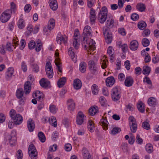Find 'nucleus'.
<instances>
[{
	"instance_id": "obj_1",
	"label": "nucleus",
	"mask_w": 159,
	"mask_h": 159,
	"mask_svg": "<svg viewBox=\"0 0 159 159\" xmlns=\"http://www.w3.org/2000/svg\"><path fill=\"white\" fill-rule=\"evenodd\" d=\"M92 33V30L90 26L87 25L84 27L83 30V40L82 44L84 48L87 49L88 48L89 49L94 50L95 49V43L93 39H91V42L89 43L87 38V36H90Z\"/></svg>"
},
{
	"instance_id": "obj_2",
	"label": "nucleus",
	"mask_w": 159,
	"mask_h": 159,
	"mask_svg": "<svg viewBox=\"0 0 159 159\" xmlns=\"http://www.w3.org/2000/svg\"><path fill=\"white\" fill-rule=\"evenodd\" d=\"M107 8L106 7H103L98 15V20L101 23L103 24L105 22L107 18Z\"/></svg>"
},
{
	"instance_id": "obj_3",
	"label": "nucleus",
	"mask_w": 159,
	"mask_h": 159,
	"mask_svg": "<svg viewBox=\"0 0 159 159\" xmlns=\"http://www.w3.org/2000/svg\"><path fill=\"white\" fill-rule=\"evenodd\" d=\"M121 90L118 87H115L113 88L111 93V97L114 102H117L119 100L120 97Z\"/></svg>"
},
{
	"instance_id": "obj_4",
	"label": "nucleus",
	"mask_w": 159,
	"mask_h": 159,
	"mask_svg": "<svg viewBox=\"0 0 159 159\" xmlns=\"http://www.w3.org/2000/svg\"><path fill=\"white\" fill-rule=\"evenodd\" d=\"M98 59L96 58L89 61L88 63L89 69L93 74L98 72Z\"/></svg>"
},
{
	"instance_id": "obj_5",
	"label": "nucleus",
	"mask_w": 159,
	"mask_h": 159,
	"mask_svg": "<svg viewBox=\"0 0 159 159\" xmlns=\"http://www.w3.org/2000/svg\"><path fill=\"white\" fill-rule=\"evenodd\" d=\"M11 11L10 9H7L4 11L1 15L0 20L2 23L7 22L11 17Z\"/></svg>"
},
{
	"instance_id": "obj_6",
	"label": "nucleus",
	"mask_w": 159,
	"mask_h": 159,
	"mask_svg": "<svg viewBox=\"0 0 159 159\" xmlns=\"http://www.w3.org/2000/svg\"><path fill=\"white\" fill-rule=\"evenodd\" d=\"M28 153L31 159H36L37 158V152L34 145L30 144L28 148Z\"/></svg>"
},
{
	"instance_id": "obj_7",
	"label": "nucleus",
	"mask_w": 159,
	"mask_h": 159,
	"mask_svg": "<svg viewBox=\"0 0 159 159\" xmlns=\"http://www.w3.org/2000/svg\"><path fill=\"white\" fill-rule=\"evenodd\" d=\"M86 120V116L81 111L78 112L76 116V122L78 125H81L84 122H85Z\"/></svg>"
},
{
	"instance_id": "obj_8",
	"label": "nucleus",
	"mask_w": 159,
	"mask_h": 159,
	"mask_svg": "<svg viewBox=\"0 0 159 159\" xmlns=\"http://www.w3.org/2000/svg\"><path fill=\"white\" fill-rule=\"evenodd\" d=\"M45 71L48 77L50 79L52 78L53 75V72L51 63L49 61H48L46 63Z\"/></svg>"
},
{
	"instance_id": "obj_9",
	"label": "nucleus",
	"mask_w": 159,
	"mask_h": 159,
	"mask_svg": "<svg viewBox=\"0 0 159 159\" xmlns=\"http://www.w3.org/2000/svg\"><path fill=\"white\" fill-rule=\"evenodd\" d=\"M19 40L16 37H14L13 40V44H14L12 45L11 43L9 42L7 43L6 47V49L9 52H11L13 51L12 47H13L14 46L15 47L18 46L19 45Z\"/></svg>"
},
{
	"instance_id": "obj_10",
	"label": "nucleus",
	"mask_w": 159,
	"mask_h": 159,
	"mask_svg": "<svg viewBox=\"0 0 159 159\" xmlns=\"http://www.w3.org/2000/svg\"><path fill=\"white\" fill-rule=\"evenodd\" d=\"M114 21L112 16L109 17L106 22V26L103 28V30L105 31L110 30V28H112L114 26Z\"/></svg>"
},
{
	"instance_id": "obj_11",
	"label": "nucleus",
	"mask_w": 159,
	"mask_h": 159,
	"mask_svg": "<svg viewBox=\"0 0 159 159\" xmlns=\"http://www.w3.org/2000/svg\"><path fill=\"white\" fill-rule=\"evenodd\" d=\"M103 34L105 38L106 42L107 43H111L112 38L111 34L110 32V30L105 31L103 30Z\"/></svg>"
},
{
	"instance_id": "obj_12",
	"label": "nucleus",
	"mask_w": 159,
	"mask_h": 159,
	"mask_svg": "<svg viewBox=\"0 0 159 159\" xmlns=\"http://www.w3.org/2000/svg\"><path fill=\"white\" fill-rule=\"evenodd\" d=\"M16 131L14 130H13L10 135V138L9 139L10 144L11 145H14L16 142Z\"/></svg>"
},
{
	"instance_id": "obj_13",
	"label": "nucleus",
	"mask_w": 159,
	"mask_h": 159,
	"mask_svg": "<svg viewBox=\"0 0 159 159\" xmlns=\"http://www.w3.org/2000/svg\"><path fill=\"white\" fill-rule=\"evenodd\" d=\"M33 97L37 99V100L42 101L43 98V95L42 93L39 91H36L34 92L33 94Z\"/></svg>"
},
{
	"instance_id": "obj_14",
	"label": "nucleus",
	"mask_w": 159,
	"mask_h": 159,
	"mask_svg": "<svg viewBox=\"0 0 159 159\" xmlns=\"http://www.w3.org/2000/svg\"><path fill=\"white\" fill-rule=\"evenodd\" d=\"M79 34L78 30H75L74 34V39L73 41V46L75 49H77L79 47V44L78 43L77 39L76 38L78 36Z\"/></svg>"
},
{
	"instance_id": "obj_15",
	"label": "nucleus",
	"mask_w": 159,
	"mask_h": 159,
	"mask_svg": "<svg viewBox=\"0 0 159 159\" xmlns=\"http://www.w3.org/2000/svg\"><path fill=\"white\" fill-rule=\"evenodd\" d=\"M148 103L150 106L154 107L157 105L158 102L156 98L151 97L148 98Z\"/></svg>"
},
{
	"instance_id": "obj_16",
	"label": "nucleus",
	"mask_w": 159,
	"mask_h": 159,
	"mask_svg": "<svg viewBox=\"0 0 159 159\" xmlns=\"http://www.w3.org/2000/svg\"><path fill=\"white\" fill-rule=\"evenodd\" d=\"M15 125H19L22 122L23 119L22 116L19 114H16L15 116L12 119Z\"/></svg>"
},
{
	"instance_id": "obj_17",
	"label": "nucleus",
	"mask_w": 159,
	"mask_h": 159,
	"mask_svg": "<svg viewBox=\"0 0 159 159\" xmlns=\"http://www.w3.org/2000/svg\"><path fill=\"white\" fill-rule=\"evenodd\" d=\"M25 93L26 94H29L31 90V83L28 81L25 82L24 85Z\"/></svg>"
},
{
	"instance_id": "obj_18",
	"label": "nucleus",
	"mask_w": 159,
	"mask_h": 159,
	"mask_svg": "<svg viewBox=\"0 0 159 159\" xmlns=\"http://www.w3.org/2000/svg\"><path fill=\"white\" fill-rule=\"evenodd\" d=\"M134 83V80L131 76H128L126 77L124 84L125 85L128 87L131 86Z\"/></svg>"
},
{
	"instance_id": "obj_19",
	"label": "nucleus",
	"mask_w": 159,
	"mask_h": 159,
	"mask_svg": "<svg viewBox=\"0 0 159 159\" xmlns=\"http://www.w3.org/2000/svg\"><path fill=\"white\" fill-rule=\"evenodd\" d=\"M115 82L114 78L112 76L108 77L106 80V85L108 87H111L114 84Z\"/></svg>"
},
{
	"instance_id": "obj_20",
	"label": "nucleus",
	"mask_w": 159,
	"mask_h": 159,
	"mask_svg": "<svg viewBox=\"0 0 159 159\" xmlns=\"http://www.w3.org/2000/svg\"><path fill=\"white\" fill-rule=\"evenodd\" d=\"M68 109L70 111H73L75 107V104L72 99H69L67 101Z\"/></svg>"
},
{
	"instance_id": "obj_21",
	"label": "nucleus",
	"mask_w": 159,
	"mask_h": 159,
	"mask_svg": "<svg viewBox=\"0 0 159 159\" xmlns=\"http://www.w3.org/2000/svg\"><path fill=\"white\" fill-rule=\"evenodd\" d=\"M27 124L29 131L30 132H33L35 128V125L34 121L31 119H29L27 121Z\"/></svg>"
},
{
	"instance_id": "obj_22",
	"label": "nucleus",
	"mask_w": 159,
	"mask_h": 159,
	"mask_svg": "<svg viewBox=\"0 0 159 159\" xmlns=\"http://www.w3.org/2000/svg\"><path fill=\"white\" fill-rule=\"evenodd\" d=\"M14 72V69L12 67H10L7 69L6 73V78L7 80H9L12 76Z\"/></svg>"
},
{
	"instance_id": "obj_23",
	"label": "nucleus",
	"mask_w": 159,
	"mask_h": 159,
	"mask_svg": "<svg viewBox=\"0 0 159 159\" xmlns=\"http://www.w3.org/2000/svg\"><path fill=\"white\" fill-rule=\"evenodd\" d=\"M49 3L50 8L53 11L56 10L58 8L56 0H49Z\"/></svg>"
},
{
	"instance_id": "obj_24",
	"label": "nucleus",
	"mask_w": 159,
	"mask_h": 159,
	"mask_svg": "<svg viewBox=\"0 0 159 159\" xmlns=\"http://www.w3.org/2000/svg\"><path fill=\"white\" fill-rule=\"evenodd\" d=\"M138 46V42L136 40H133L130 43L129 48L131 50L135 51L137 49Z\"/></svg>"
},
{
	"instance_id": "obj_25",
	"label": "nucleus",
	"mask_w": 159,
	"mask_h": 159,
	"mask_svg": "<svg viewBox=\"0 0 159 159\" xmlns=\"http://www.w3.org/2000/svg\"><path fill=\"white\" fill-rule=\"evenodd\" d=\"M72 48H70L68 49V51L69 55L70 57L74 63H75L77 61V56L75 55V52L74 51H72Z\"/></svg>"
},
{
	"instance_id": "obj_26",
	"label": "nucleus",
	"mask_w": 159,
	"mask_h": 159,
	"mask_svg": "<svg viewBox=\"0 0 159 159\" xmlns=\"http://www.w3.org/2000/svg\"><path fill=\"white\" fill-rule=\"evenodd\" d=\"M73 85L75 89H79L81 88L82 86L81 82L79 79H75L74 81Z\"/></svg>"
},
{
	"instance_id": "obj_27",
	"label": "nucleus",
	"mask_w": 159,
	"mask_h": 159,
	"mask_svg": "<svg viewBox=\"0 0 159 159\" xmlns=\"http://www.w3.org/2000/svg\"><path fill=\"white\" fill-rule=\"evenodd\" d=\"M82 152L84 159H91V156L86 148H83Z\"/></svg>"
},
{
	"instance_id": "obj_28",
	"label": "nucleus",
	"mask_w": 159,
	"mask_h": 159,
	"mask_svg": "<svg viewBox=\"0 0 159 159\" xmlns=\"http://www.w3.org/2000/svg\"><path fill=\"white\" fill-rule=\"evenodd\" d=\"M89 114L91 116L95 115L98 113V107L96 106H93L89 109Z\"/></svg>"
},
{
	"instance_id": "obj_29",
	"label": "nucleus",
	"mask_w": 159,
	"mask_h": 159,
	"mask_svg": "<svg viewBox=\"0 0 159 159\" xmlns=\"http://www.w3.org/2000/svg\"><path fill=\"white\" fill-rule=\"evenodd\" d=\"M39 83L40 85L43 87H47L49 84L50 82L48 81H46V79L44 78H42L39 81Z\"/></svg>"
},
{
	"instance_id": "obj_30",
	"label": "nucleus",
	"mask_w": 159,
	"mask_h": 159,
	"mask_svg": "<svg viewBox=\"0 0 159 159\" xmlns=\"http://www.w3.org/2000/svg\"><path fill=\"white\" fill-rule=\"evenodd\" d=\"M104 130H107L108 128V121L104 119H101L100 122Z\"/></svg>"
},
{
	"instance_id": "obj_31",
	"label": "nucleus",
	"mask_w": 159,
	"mask_h": 159,
	"mask_svg": "<svg viewBox=\"0 0 159 159\" xmlns=\"http://www.w3.org/2000/svg\"><path fill=\"white\" fill-rule=\"evenodd\" d=\"M136 7L138 10L140 12L144 11L146 9L145 5L143 3H138L136 5Z\"/></svg>"
},
{
	"instance_id": "obj_32",
	"label": "nucleus",
	"mask_w": 159,
	"mask_h": 159,
	"mask_svg": "<svg viewBox=\"0 0 159 159\" xmlns=\"http://www.w3.org/2000/svg\"><path fill=\"white\" fill-rule=\"evenodd\" d=\"M66 39L67 38L66 36L57 37V41L59 44H61L62 42L65 44L66 43Z\"/></svg>"
},
{
	"instance_id": "obj_33",
	"label": "nucleus",
	"mask_w": 159,
	"mask_h": 159,
	"mask_svg": "<svg viewBox=\"0 0 159 159\" xmlns=\"http://www.w3.org/2000/svg\"><path fill=\"white\" fill-rule=\"evenodd\" d=\"M87 66L86 63L84 62H82L80 64L79 70L82 73L85 72Z\"/></svg>"
},
{
	"instance_id": "obj_34",
	"label": "nucleus",
	"mask_w": 159,
	"mask_h": 159,
	"mask_svg": "<svg viewBox=\"0 0 159 159\" xmlns=\"http://www.w3.org/2000/svg\"><path fill=\"white\" fill-rule=\"evenodd\" d=\"M55 21L53 19H50L48 24V29L50 30H52L54 27Z\"/></svg>"
},
{
	"instance_id": "obj_35",
	"label": "nucleus",
	"mask_w": 159,
	"mask_h": 159,
	"mask_svg": "<svg viewBox=\"0 0 159 159\" xmlns=\"http://www.w3.org/2000/svg\"><path fill=\"white\" fill-rule=\"evenodd\" d=\"M49 122L54 127H56L57 126V121L56 118L55 117L52 116L49 119Z\"/></svg>"
},
{
	"instance_id": "obj_36",
	"label": "nucleus",
	"mask_w": 159,
	"mask_h": 159,
	"mask_svg": "<svg viewBox=\"0 0 159 159\" xmlns=\"http://www.w3.org/2000/svg\"><path fill=\"white\" fill-rule=\"evenodd\" d=\"M66 81L65 77H62L57 82V85L59 87L61 88L65 84Z\"/></svg>"
},
{
	"instance_id": "obj_37",
	"label": "nucleus",
	"mask_w": 159,
	"mask_h": 159,
	"mask_svg": "<svg viewBox=\"0 0 159 159\" xmlns=\"http://www.w3.org/2000/svg\"><path fill=\"white\" fill-rule=\"evenodd\" d=\"M38 136L39 140L42 143H44L46 140V138L44 133L41 131L39 132Z\"/></svg>"
},
{
	"instance_id": "obj_38",
	"label": "nucleus",
	"mask_w": 159,
	"mask_h": 159,
	"mask_svg": "<svg viewBox=\"0 0 159 159\" xmlns=\"http://www.w3.org/2000/svg\"><path fill=\"white\" fill-rule=\"evenodd\" d=\"M36 44L35 46V50L37 52H39L42 47V44L40 40L38 39L36 42Z\"/></svg>"
},
{
	"instance_id": "obj_39",
	"label": "nucleus",
	"mask_w": 159,
	"mask_h": 159,
	"mask_svg": "<svg viewBox=\"0 0 159 159\" xmlns=\"http://www.w3.org/2000/svg\"><path fill=\"white\" fill-rule=\"evenodd\" d=\"M24 91L22 89H17L16 93V96L18 98H21L23 97Z\"/></svg>"
},
{
	"instance_id": "obj_40",
	"label": "nucleus",
	"mask_w": 159,
	"mask_h": 159,
	"mask_svg": "<svg viewBox=\"0 0 159 159\" xmlns=\"http://www.w3.org/2000/svg\"><path fill=\"white\" fill-rule=\"evenodd\" d=\"M25 24L24 20L23 19H20L18 22V26L20 29H22L25 27Z\"/></svg>"
},
{
	"instance_id": "obj_41",
	"label": "nucleus",
	"mask_w": 159,
	"mask_h": 159,
	"mask_svg": "<svg viewBox=\"0 0 159 159\" xmlns=\"http://www.w3.org/2000/svg\"><path fill=\"white\" fill-rule=\"evenodd\" d=\"M129 126L131 131L133 133H135L137 128V124L132 123L131 124H129Z\"/></svg>"
},
{
	"instance_id": "obj_42",
	"label": "nucleus",
	"mask_w": 159,
	"mask_h": 159,
	"mask_svg": "<svg viewBox=\"0 0 159 159\" xmlns=\"http://www.w3.org/2000/svg\"><path fill=\"white\" fill-rule=\"evenodd\" d=\"M151 68L148 66H144L143 68V73L144 75H148L150 72Z\"/></svg>"
},
{
	"instance_id": "obj_43",
	"label": "nucleus",
	"mask_w": 159,
	"mask_h": 159,
	"mask_svg": "<svg viewBox=\"0 0 159 159\" xmlns=\"http://www.w3.org/2000/svg\"><path fill=\"white\" fill-rule=\"evenodd\" d=\"M92 91L93 93L95 95L98 94V89L96 84H93L92 87Z\"/></svg>"
},
{
	"instance_id": "obj_44",
	"label": "nucleus",
	"mask_w": 159,
	"mask_h": 159,
	"mask_svg": "<svg viewBox=\"0 0 159 159\" xmlns=\"http://www.w3.org/2000/svg\"><path fill=\"white\" fill-rule=\"evenodd\" d=\"M138 26L139 29L143 30L147 26V24L145 22L141 21L139 23Z\"/></svg>"
},
{
	"instance_id": "obj_45",
	"label": "nucleus",
	"mask_w": 159,
	"mask_h": 159,
	"mask_svg": "<svg viewBox=\"0 0 159 159\" xmlns=\"http://www.w3.org/2000/svg\"><path fill=\"white\" fill-rule=\"evenodd\" d=\"M143 81L144 82H146L147 84L149 85L148 87L149 89H151L152 88V82L149 77H145L143 80Z\"/></svg>"
},
{
	"instance_id": "obj_46",
	"label": "nucleus",
	"mask_w": 159,
	"mask_h": 159,
	"mask_svg": "<svg viewBox=\"0 0 159 159\" xmlns=\"http://www.w3.org/2000/svg\"><path fill=\"white\" fill-rule=\"evenodd\" d=\"M33 71L35 73H38L39 71V67L36 64H31Z\"/></svg>"
},
{
	"instance_id": "obj_47",
	"label": "nucleus",
	"mask_w": 159,
	"mask_h": 159,
	"mask_svg": "<svg viewBox=\"0 0 159 159\" xmlns=\"http://www.w3.org/2000/svg\"><path fill=\"white\" fill-rule=\"evenodd\" d=\"M113 50L112 47L111 46H110L108 48L107 50V53L108 55H109L110 57H111L110 59L111 60H112V58H114L112 52Z\"/></svg>"
},
{
	"instance_id": "obj_48",
	"label": "nucleus",
	"mask_w": 159,
	"mask_h": 159,
	"mask_svg": "<svg viewBox=\"0 0 159 159\" xmlns=\"http://www.w3.org/2000/svg\"><path fill=\"white\" fill-rule=\"evenodd\" d=\"M137 108L139 111L141 113H143L145 109L143 106V103L141 102H139L137 105Z\"/></svg>"
},
{
	"instance_id": "obj_49",
	"label": "nucleus",
	"mask_w": 159,
	"mask_h": 159,
	"mask_svg": "<svg viewBox=\"0 0 159 159\" xmlns=\"http://www.w3.org/2000/svg\"><path fill=\"white\" fill-rule=\"evenodd\" d=\"M146 150L148 153H151L153 151V146L151 144H148L146 146Z\"/></svg>"
},
{
	"instance_id": "obj_50",
	"label": "nucleus",
	"mask_w": 159,
	"mask_h": 159,
	"mask_svg": "<svg viewBox=\"0 0 159 159\" xmlns=\"http://www.w3.org/2000/svg\"><path fill=\"white\" fill-rule=\"evenodd\" d=\"M55 64L57 67L58 70L60 72H61L62 71V69L61 67V64L59 61V59H57L55 61Z\"/></svg>"
},
{
	"instance_id": "obj_51",
	"label": "nucleus",
	"mask_w": 159,
	"mask_h": 159,
	"mask_svg": "<svg viewBox=\"0 0 159 159\" xmlns=\"http://www.w3.org/2000/svg\"><path fill=\"white\" fill-rule=\"evenodd\" d=\"M142 127L146 130H149L150 129V126L148 122L146 121L143 122L142 124Z\"/></svg>"
},
{
	"instance_id": "obj_52",
	"label": "nucleus",
	"mask_w": 159,
	"mask_h": 159,
	"mask_svg": "<svg viewBox=\"0 0 159 159\" xmlns=\"http://www.w3.org/2000/svg\"><path fill=\"white\" fill-rule=\"evenodd\" d=\"M49 109L50 111L53 114L56 113L57 111V108L54 105H51L49 107Z\"/></svg>"
},
{
	"instance_id": "obj_53",
	"label": "nucleus",
	"mask_w": 159,
	"mask_h": 159,
	"mask_svg": "<svg viewBox=\"0 0 159 159\" xmlns=\"http://www.w3.org/2000/svg\"><path fill=\"white\" fill-rule=\"evenodd\" d=\"M142 43L143 46L145 47L148 46L150 43V42L148 39L145 38L142 39Z\"/></svg>"
},
{
	"instance_id": "obj_54",
	"label": "nucleus",
	"mask_w": 159,
	"mask_h": 159,
	"mask_svg": "<svg viewBox=\"0 0 159 159\" xmlns=\"http://www.w3.org/2000/svg\"><path fill=\"white\" fill-rule=\"evenodd\" d=\"M36 43L33 40L31 41L28 44V47L30 49H32L35 47Z\"/></svg>"
},
{
	"instance_id": "obj_55",
	"label": "nucleus",
	"mask_w": 159,
	"mask_h": 159,
	"mask_svg": "<svg viewBox=\"0 0 159 159\" xmlns=\"http://www.w3.org/2000/svg\"><path fill=\"white\" fill-rule=\"evenodd\" d=\"M121 130L118 127H115L111 131V134L113 135H115L116 134L119 133Z\"/></svg>"
},
{
	"instance_id": "obj_56",
	"label": "nucleus",
	"mask_w": 159,
	"mask_h": 159,
	"mask_svg": "<svg viewBox=\"0 0 159 159\" xmlns=\"http://www.w3.org/2000/svg\"><path fill=\"white\" fill-rule=\"evenodd\" d=\"M100 102L102 106H104L106 102V100L105 98L103 96L101 97L100 98Z\"/></svg>"
},
{
	"instance_id": "obj_57",
	"label": "nucleus",
	"mask_w": 159,
	"mask_h": 159,
	"mask_svg": "<svg viewBox=\"0 0 159 159\" xmlns=\"http://www.w3.org/2000/svg\"><path fill=\"white\" fill-rule=\"evenodd\" d=\"M154 57L152 58V61L154 63H158L159 61V56L158 55H154Z\"/></svg>"
},
{
	"instance_id": "obj_58",
	"label": "nucleus",
	"mask_w": 159,
	"mask_h": 159,
	"mask_svg": "<svg viewBox=\"0 0 159 159\" xmlns=\"http://www.w3.org/2000/svg\"><path fill=\"white\" fill-rule=\"evenodd\" d=\"M136 140V142L138 144H141L143 143V140L139 134L137 135Z\"/></svg>"
},
{
	"instance_id": "obj_59",
	"label": "nucleus",
	"mask_w": 159,
	"mask_h": 159,
	"mask_svg": "<svg viewBox=\"0 0 159 159\" xmlns=\"http://www.w3.org/2000/svg\"><path fill=\"white\" fill-rule=\"evenodd\" d=\"M119 46L121 48L123 52H126L128 49V46L127 44H120Z\"/></svg>"
},
{
	"instance_id": "obj_60",
	"label": "nucleus",
	"mask_w": 159,
	"mask_h": 159,
	"mask_svg": "<svg viewBox=\"0 0 159 159\" xmlns=\"http://www.w3.org/2000/svg\"><path fill=\"white\" fill-rule=\"evenodd\" d=\"M118 32L119 33L123 36L126 35V32L125 29L123 28H119L118 29Z\"/></svg>"
},
{
	"instance_id": "obj_61",
	"label": "nucleus",
	"mask_w": 159,
	"mask_h": 159,
	"mask_svg": "<svg viewBox=\"0 0 159 159\" xmlns=\"http://www.w3.org/2000/svg\"><path fill=\"white\" fill-rule=\"evenodd\" d=\"M17 158L18 159H22L23 157V153L21 150H19L16 154Z\"/></svg>"
},
{
	"instance_id": "obj_62",
	"label": "nucleus",
	"mask_w": 159,
	"mask_h": 159,
	"mask_svg": "<svg viewBox=\"0 0 159 159\" xmlns=\"http://www.w3.org/2000/svg\"><path fill=\"white\" fill-rule=\"evenodd\" d=\"M67 92V90L65 89H62L61 91H60L59 93V96L61 98H64V97L65 94Z\"/></svg>"
},
{
	"instance_id": "obj_63",
	"label": "nucleus",
	"mask_w": 159,
	"mask_h": 159,
	"mask_svg": "<svg viewBox=\"0 0 159 159\" xmlns=\"http://www.w3.org/2000/svg\"><path fill=\"white\" fill-rule=\"evenodd\" d=\"M64 149L67 151H70L72 149L71 145L70 143L66 144L64 146Z\"/></svg>"
},
{
	"instance_id": "obj_64",
	"label": "nucleus",
	"mask_w": 159,
	"mask_h": 159,
	"mask_svg": "<svg viewBox=\"0 0 159 159\" xmlns=\"http://www.w3.org/2000/svg\"><path fill=\"white\" fill-rule=\"evenodd\" d=\"M125 78V75L123 73H120L118 75V78L119 80L120 81H124Z\"/></svg>"
}]
</instances>
